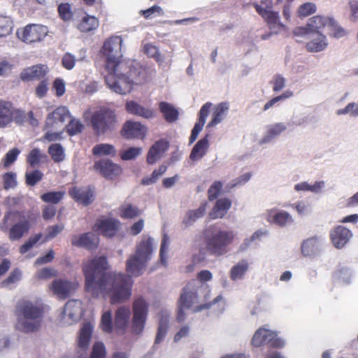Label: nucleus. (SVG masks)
<instances>
[{"label":"nucleus","mask_w":358,"mask_h":358,"mask_svg":"<svg viewBox=\"0 0 358 358\" xmlns=\"http://www.w3.org/2000/svg\"><path fill=\"white\" fill-rule=\"evenodd\" d=\"M152 252V238L143 236L136 245L135 254L126 262L127 275L106 272L108 264L106 257H94L90 260L83 266L85 291L94 298L101 295L104 298L109 297L111 304L123 303L129 299L133 286L131 277H138L143 273L147 262L151 259Z\"/></svg>","instance_id":"1"},{"label":"nucleus","mask_w":358,"mask_h":358,"mask_svg":"<svg viewBox=\"0 0 358 358\" xmlns=\"http://www.w3.org/2000/svg\"><path fill=\"white\" fill-rule=\"evenodd\" d=\"M122 44V39L120 36H112L104 42L102 53L106 57V85L113 92L126 94L131 92L134 83L138 81L139 72L136 68L131 67L127 62L120 60Z\"/></svg>","instance_id":"2"},{"label":"nucleus","mask_w":358,"mask_h":358,"mask_svg":"<svg viewBox=\"0 0 358 358\" xmlns=\"http://www.w3.org/2000/svg\"><path fill=\"white\" fill-rule=\"evenodd\" d=\"M203 237L206 251L211 255L220 257L229 252L236 234L231 230H222L211 225L203 231Z\"/></svg>","instance_id":"3"},{"label":"nucleus","mask_w":358,"mask_h":358,"mask_svg":"<svg viewBox=\"0 0 358 358\" xmlns=\"http://www.w3.org/2000/svg\"><path fill=\"white\" fill-rule=\"evenodd\" d=\"M43 314V308L24 299L20 300L15 306L18 328L27 333L33 332L38 329Z\"/></svg>","instance_id":"4"},{"label":"nucleus","mask_w":358,"mask_h":358,"mask_svg":"<svg viewBox=\"0 0 358 358\" xmlns=\"http://www.w3.org/2000/svg\"><path fill=\"white\" fill-rule=\"evenodd\" d=\"M31 228L30 222L25 218L23 212L8 210L0 222V230L8 233L10 241H17L27 234Z\"/></svg>","instance_id":"5"},{"label":"nucleus","mask_w":358,"mask_h":358,"mask_svg":"<svg viewBox=\"0 0 358 358\" xmlns=\"http://www.w3.org/2000/svg\"><path fill=\"white\" fill-rule=\"evenodd\" d=\"M90 122L94 134L99 136L114 129L116 115L108 108H101L93 113Z\"/></svg>","instance_id":"6"},{"label":"nucleus","mask_w":358,"mask_h":358,"mask_svg":"<svg viewBox=\"0 0 358 358\" xmlns=\"http://www.w3.org/2000/svg\"><path fill=\"white\" fill-rule=\"evenodd\" d=\"M25 117L24 112L15 108L12 102L0 100V128L7 127L13 121L22 124Z\"/></svg>","instance_id":"7"},{"label":"nucleus","mask_w":358,"mask_h":358,"mask_svg":"<svg viewBox=\"0 0 358 358\" xmlns=\"http://www.w3.org/2000/svg\"><path fill=\"white\" fill-rule=\"evenodd\" d=\"M198 302L197 292L191 288V283H188L183 289L178 301L177 321L182 322L185 318V310L190 308Z\"/></svg>","instance_id":"8"},{"label":"nucleus","mask_w":358,"mask_h":358,"mask_svg":"<svg viewBox=\"0 0 358 358\" xmlns=\"http://www.w3.org/2000/svg\"><path fill=\"white\" fill-rule=\"evenodd\" d=\"M148 310V303L143 298H139L134 301L132 319V332L134 334H139L143 331Z\"/></svg>","instance_id":"9"},{"label":"nucleus","mask_w":358,"mask_h":358,"mask_svg":"<svg viewBox=\"0 0 358 358\" xmlns=\"http://www.w3.org/2000/svg\"><path fill=\"white\" fill-rule=\"evenodd\" d=\"M48 33L47 27L36 24H29L17 31L18 37L27 43L41 41Z\"/></svg>","instance_id":"10"},{"label":"nucleus","mask_w":358,"mask_h":358,"mask_svg":"<svg viewBox=\"0 0 358 358\" xmlns=\"http://www.w3.org/2000/svg\"><path fill=\"white\" fill-rule=\"evenodd\" d=\"M262 4H266V8H262L258 3H254L256 11L266 20L268 27L271 30L276 29L275 33L279 31L285 30V25L280 22L278 13L271 11L270 9L272 7V2L270 0L262 1Z\"/></svg>","instance_id":"11"},{"label":"nucleus","mask_w":358,"mask_h":358,"mask_svg":"<svg viewBox=\"0 0 358 358\" xmlns=\"http://www.w3.org/2000/svg\"><path fill=\"white\" fill-rule=\"evenodd\" d=\"M78 284L62 278L55 279L49 285V289L59 299H65L78 288Z\"/></svg>","instance_id":"12"},{"label":"nucleus","mask_w":358,"mask_h":358,"mask_svg":"<svg viewBox=\"0 0 358 358\" xmlns=\"http://www.w3.org/2000/svg\"><path fill=\"white\" fill-rule=\"evenodd\" d=\"M69 194L76 203L88 206L94 200V187L91 185L75 186L69 189Z\"/></svg>","instance_id":"13"},{"label":"nucleus","mask_w":358,"mask_h":358,"mask_svg":"<svg viewBox=\"0 0 358 358\" xmlns=\"http://www.w3.org/2000/svg\"><path fill=\"white\" fill-rule=\"evenodd\" d=\"M120 226L119 220L115 218H99L93 226V230L108 238L115 236Z\"/></svg>","instance_id":"14"},{"label":"nucleus","mask_w":358,"mask_h":358,"mask_svg":"<svg viewBox=\"0 0 358 358\" xmlns=\"http://www.w3.org/2000/svg\"><path fill=\"white\" fill-rule=\"evenodd\" d=\"M331 17L322 15H315L308 20L306 27H297L294 30L296 36L305 35L309 32L321 34L320 30L328 26Z\"/></svg>","instance_id":"15"},{"label":"nucleus","mask_w":358,"mask_h":358,"mask_svg":"<svg viewBox=\"0 0 358 358\" xmlns=\"http://www.w3.org/2000/svg\"><path fill=\"white\" fill-rule=\"evenodd\" d=\"M70 117V112L66 106H59L48 114L43 129H58Z\"/></svg>","instance_id":"16"},{"label":"nucleus","mask_w":358,"mask_h":358,"mask_svg":"<svg viewBox=\"0 0 358 358\" xmlns=\"http://www.w3.org/2000/svg\"><path fill=\"white\" fill-rule=\"evenodd\" d=\"M48 71V68L44 64H36L24 69L20 78L23 82L39 80L43 78Z\"/></svg>","instance_id":"17"},{"label":"nucleus","mask_w":358,"mask_h":358,"mask_svg":"<svg viewBox=\"0 0 358 358\" xmlns=\"http://www.w3.org/2000/svg\"><path fill=\"white\" fill-rule=\"evenodd\" d=\"M94 168L96 171H99L103 177L108 179H113L122 172L120 166L108 159H103L95 162Z\"/></svg>","instance_id":"18"},{"label":"nucleus","mask_w":358,"mask_h":358,"mask_svg":"<svg viewBox=\"0 0 358 358\" xmlns=\"http://www.w3.org/2000/svg\"><path fill=\"white\" fill-rule=\"evenodd\" d=\"M352 234L346 227L339 225L335 227L330 233L331 241L335 248H342L351 238Z\"/></svg>","instance_id":"19"},{"label":"nucleus","mask_w":358,"mask_h":358,"mask_svg":"<svg viewBox=\"0 0 358 358\" xmlns=\"http://www.w3.org/2000/svg\"><path fill=\"white\" fill-rule=\"evenodd\" d=\"M212 106V103L206 102L201 108L198 115V121L196 122L191 132V135L189 140V144L193 143L196 141L199 134L202 130L206 123V118L208 116V114L211 110Z\"/></svg>","instance_id":"20"},{"label":"nucleus","mask_w":358,"mask_h":358,"mask_svg":"<svg viewBox=\"0 0 358 358\" xmlns=\"http://www.w3.org/2000/svg\"><path fill=\"white\" fill-rule=\"evenodd\" d=\"M146 129L144 126L137 122L127 121L121 131V134L126 138H143Z\"/></svg>","instance_id":"21"},{"label":"nucleus","mask_w":358,"mask_h":358,"mask_svg":"<svg viewBox=\"0 0 358 358\" xmlns=\"http://www.w3.org/2000/svg\"><path fill=\"white\" fill-rule=\"evenodd\" d=\"M130 315V309L127 307L122 306L116 310L115 315V330L117 334L122 335L125 333Z\"/></svg>","instance_id":"22"},{"label":"nucleus","mask_w":358,"mask_h":358,"mask_svg":"<svg viewBox=\"0 0 358 358\" xmlns=\"http://www.w3.org/2000/svg\"><path fill=\"white\" fill-rule=\"evenodd\" d=\"M71 243L77 247H83L88 250H92L97 248L99 238L92 233H84L80 236H74L71 239Z\"/></svg>","instance_id":"23"},{"label":"nucleus","mask_w":358,"mask_h":358,"mask_svg":"<svg viewBox=\"0 0 358 358\" xmlns=\"http://www.w3.org/2000/svg\"><path fill=\"white\" fill-rule=\"evenodd\" d=\"M169 143L164 140L156 141L150 148L147 155V162L149 164H155L162 155L168 150Z\"/></svg>","instance_id":"24"},{"label":"nucleus","mask_w":358,"mask_h":358,"mask_svg":"<svg viewBox=\"0 0 358 358\" xmlns=\"http://www.w3.org/2000/svg\"><path fill=\"white\" fill-rule=\"evenodd\" d=\"M231 206V201L227 198H221L217 200L214 207L209 213L210 219L222 218Z\"/></svg>","instance_id":"25"},{"label":"nucleus","mask_w":358,"mask_h":358,"mask_svg":"<svg viewBox=\"0 0 358 358\" xmlns=\"http://www.w3.org/2000/svg\"><path fill=\"white\" fill-rule=\"evenodd\" d=\"M126 110L132 115L150 119L154 117V112L152 109L145 108L134 101H129L126 103Z\"/></svg>","instance_id":"26"},{"label":"nucleus","mask_w":358,"mask_h":358,"mask_svg":"<svg viewBox=\"0 0 358 358\" xmlns=\"http://www.w3.org/2000/svg\"><path fill=\"white\" fill-rule=\"evenodd\" d=\"M228 110L229 105L227 102H222L215 106L213 109L212 119L208 122L207 127H213L220 123L227 116Z\"/></svg>","instance_id":"27"},{"label":"nucleus","mask_w":358,"mask_h":358,"mask_svg":"<svg viewBox=\"0 0 358 358\" xmlns=\"http://www.w3.org/2000/svg\"><path fill=\"white\" fill-rule=\"evenodd\" d=\"M209 134H206L194 145L189 155L192 160H199L206 154L209 147Z\"/></svg>","instance_id":"28"},{"label":"nucleus","mask_w":358,"mask_h":358,"mask_svg":"<svg viewBox=\"0 0 358 358\" xmlns=\"http://www.w3.org/2000/svg\"><path fill=\"white\" fill-rule=\"evenodd\" d=\"M272 335H273V331L260 327L254 334L251 340V344L256 348L268 344L269 339H272V337L271 338Z\"/></svg>","instance_id":"29"},{"label":"nucleus","mask_w":358,"mask_h":358,"mask_svg":"<svg viewBox=\"0 0 358 358\" xmlns=\"http://www.w3.org/2000/svg\"><path fill=\"white\" fill-rule=\"evenodd\" d=\"M268 221L280 227H284L292 222L293 220L292 216L286 211L271 210L268 213Z\"/></svg>","instance_id":"30"},{"label":"nucleus","mask_w":358,"mask_h":358,"mask_svg":"<svg viewBox=\"0 0 358 358\" xmlns=\"http://www.w3.org/2000/svg\"><path fill=\"white\" fill-rule=\"evenodd\" d=\"M81 301L78 300H69L64 307L63 315L74 320L80 316L81 313Z\"/></svg>","instance_id":"31"},{"label":"nucleus","mask_w":358,"mask_h":358,"mask_svg":"<svg viewBox=\"0 0 358 358\" xmlns=\"http://www.w3.org/2000/svg\"><path fill=\"white\" fill-rule=\"evenodd\" d=\"M319 238L313 236L305 240L301 244V252L304 256L311 257L315 255L319 250Z\"/></svg>","instance_id":"32"},{"label":"nucleus","mask_w":358,"mask_h":358,"mask_svg":"<svg viewBox=\"0 0 358 358\" xmlns=\"http://www.w3.org/2000/svg\"><path fill=\"white\" fill-rule=\"evenodd\" d=\"M159 108L166 122H173L178 120V111L172 104L162 101L159 104Z\"/></svg>","instance_id":"33"},{"label":"nucleus","mask_w":358,"mask_h":358,"mask_svg":"<svg viewBox=\"0 0 358 358\" xmlns=\"http://www.w3.org/2000/svg\"><path fill=\"white\" fill-rule=\"evenodd\" d=\"M317 36L306 43V49L310 52H317L324 50L328 45L326 36L317 34Z\"/></svg>","instance_id":"34"},{"label":"nucleus","mask_w":358,"mask_h":358,"mask_svg":"<svg viewBox=\"0 0 358 358\" xmlns=\"http://www.w3.org/2000/svg\"><path fill=\"white\" fill-rule=\"evenodd\" d=\"M92 326L90 324V323H85L80 331L78 338L79 348L83 350H86L88 348L92 337Z\"/></svg>","instance_id":"35"},{"label":"nucleus","mask_w":358,"mask_h":358,"mask_svg":"<svg viewBox=\"0 0 358 358\" xmlns=\"http://www.w3.org/2000/svg\"><path fill=\"white\" fill-rule=\"evenodd\" d=\"M99 20L94 16L87 15L78 24V29L82 32H90L98 28Z\"/></svg>","instance_id":"36"},{"label":"nucleus","mask_w":358,"mask_h":358,"mask_svg":"<svg viewBox=\"0 0 358 358\" xmlns=\"http://www.w3.org/2000/svg\"><path fill=\"white\" fill-rule=\"evenodd\" d=\"M207 207V203H202L197 209L194 210H189L186 214V217L184 219V223L186 225L192 224L197 219L203 217L205 215Z\"/></svg>","instance_id":"37"},{"label":"nucleus","mask_w":358,"mask_h":358,"mask_svg":"<svg viewBox=\"0 0 358 358\" xmlns=\"http://www.w3.org/2000/svg\"><path fill=\"white\" fill-rule=\"evenodd\" d=\"M248 262L245 259H242L236 265H234L230 271V278L233 280H236L243 278L247 270L248 269Z\"/></svg>","instance_id":"38"},{"label":"nucleus","mask_w":358,"mask_h":358,"mask_svg":"<svg viewBox=\"0 0 358 358\" xmlns=\"http://www.w3.org/2000/svg\"><path fill=\"white\" fill-rule=\"evenodd\" d=\"M13 27L14 23L10 17L0 14V38L10 35Z\"/></svg>","instance_id":"39"},{"label":"nucleus","mask_w":358,"mask_h":358,"mask_svg":"<svg viewBox=\"0 0 358 358\" xmlns=\"http://www.w3.org/2000/svg\"><path fill=\"white\" fill-rule=\"evenodd\" d=\"M47 155L41 152V150L35 148H33L27 156V162L30 167L35 168L38 165L43 159H46Z\"/></svg>","instance_id":"40"},{"label":"nucleus","mask_w":358,"mask_h":358,"mask_svg":"<svg viewBox=\"0 0 358 358\" xmlns=\"http://www.w3.org/2000/svg\"><path fill=\"white\" fill-rule=\"evenodd\" d=\"M139 214V209L131 203H124L119 208V215L122 219H132Z\"/></svg>","instance_id":"41"},{"label":"nucleus","mask_w":358,"mask_h":358,"mask_svg":"<svg viewBox=\"0 0 358 358\" xmlns=\"http://www.w3.org/2000/svg\"><path fill=\"white\" fill-rule=\"evenodd\" d=\"M48 154L55 163H59L64 160V149L59 143H53L50 145L48 150Z\"/></svg>","instance_id":"42"},{"label":"nucleus","mask_w":358,"mask_h":358,"mask_svg":"<svg viewBox=\"0 0 358 358\" xmlns=\"http://www.w3.org/2000/svg\"><path fill=\"white\" fill-rule=\"evenodd\" d=\"M92 154L95 156L111 155L113 157L116 155V150L113 145L101 143L93 148Z\"/></svg>","instance_id":"43"},{"label":"nucleus","mask_w":358,"mask_h":358,"mask_svg":"<svg viewBox=\"0 0 358 358\" xmlns=\"http://www.w3.org/2000/svg\"><path fill=\"white\" fill-rule=\"evenodd\" d=\"M167 166L166 165H160L158 169H155L150 176L145 177L141 180L143 185H150L155 183L158 179L166 173Z\"/></svg>","instance_id":"44"},{"label":"nucleus","mask_w":358,"mask_h":358,"mask_svg":"<svg viewBox=\"0 0 358 358\" xmlns=\"http://www.w3.org/2000/svg\"><path fill=\"white\" fill-rule=\"evenodd\" d=\"M64 191L48 192L43 194L41 199L45 203L57 204L64 199Z\"/></svg>","instance_id":"45"},{"label":"nucleus","mask_w":358,"mask_h":358,"mask_svg":"<svg viewBox=\"0 0 358 358\" xmlns=\"http://www.w3.org/2000/svg\"><path fill=\"white\" fill-rule=\"evenodd\" d=\"M323 181H317L314 185H309L307 182H302L295 185L294 189L296 191H310L312 192H318L324 187Z\"/></svg>","instance_id":"46"},{"label":"nucleus","mask_w":358,"mask_h":358,"mask_svg":"<svg viewBox=\"0 0 358 358\" xmlns=\"http://www.w3.org/2000/svg\"><path fill=\"white\" fill-rule=\"evenodd\" d=\"M328 27L329 29V34L331 37L340 38L347 34V31L332 17L330 19Z\"/></svg>","instance_id":"47"},{"label":"nucleus","mask_w":358,"mask_h":358,"mask_svg":"<svg viewBox=\"0 0 358 358\" xmlns=\"http://www.w3.org/2000/svg\"><path fill=\"white\" fill-rule=\"evenodd\" d=\"M100 327L103 331L110 334L113 331L112 314L110 310L103 313L101 319Z\"/></svg>","instance_id":"48"},{"label":"nucleus","mask_w":358,"mask_h":358,"mask_svg":"<svg viewBox=\"0 0 358 358\" xmlns=\"http://www.w3.org/2000/svg\"><path fill=\"white\" fill-rule=\"evenodd\" d=\"M43 177V173L36 169L31 172H27L25 173V182L28 186H34L38 182H40Z\"/></svg>","instance_id":"49"},{"label":"nucleus","mask_w":358,"mask_h":358,"mask_svg":"<svg viewBox=\"0 0 358 358\" xmlns=\"http://www.w3.org/2000/svg\"><path fill=\"white\" fill-rule=\"evenodd\" d=\"M286 129V127L282 123H276L270 125L267 130V134L265 136L266 141H269L278 135Z\"/></svg>","instance_id":"50"},{"label":"nucleus","mask_w":358,"mask_h":358,"mask_svg":"<svg viewBox=\"0 0 358 358\" xmlns=\"http://www.w3.org/2000/svg\"><path fill=\"white\" fill-rule=\"evenodd\" d=\"M139 13L145 19H150L156 16L160 17L164 15L163 9L157 5H155L146 10H141Z\"/></svg>","instance_id":"51"},{"label":"nucleus","mask_w":358,"mask_h":358,"mask_svg":"<svg viewBox=\"0 0 358 358\" xmlns=\"http://www.w3.org/2000/svg\"><path fill=\"white\" fill-rule=\"evenodd\" d=\"M316 5L311 2H307L301 5L298 9V15L300 17H305L316 12Z\"/></svg>","instance_id":"52"},{"label":"nucleus","mask_w":358,"mask_h":358,"mask_svg":"<svg viewBox=\"0 0 358 358\" xmlns=\"http://www.w3.org/2000/svg\"><path fill=\"white\" fill-rule=\"evenodd\" d=\"M64 229L63 224L50 226L47 228V234L45 235L43 243L47 242L56 237Z\"/></svg>","instance_id":"53"},{"label":"nucleus","mask_w":358,"mask_h":358,"mask_svg":"<svg viewBox=\"0 0 358 358\" xmlns=\"http://www.w3.org/2000/svg\"><path fill=\"white\" fill-rule=\"evenodd\" d=\"M66 128L69 136H74L82 131L83 124L78 120L71 119Z\"/></svg>","instance_id":"54"},{"label":"nucleus","mask_w":358,"mask_h":358,"mask_svg":"<svg viewBox=\"0 0 358 358\" xmlns=\"http://www.w3.org/2000/svg\"><path fill=\"white\" fill-rule=\"evenodd\" d=\"M42 238V234L39 233L35 234L29 238V239L22 244L20 248L19 252L21 254H25L41 238Z\"/></svg>","instance_id":"55"},{"label":"nucleus","mask_w":358,"mask_h":358,"mask_svg":"<svg viewBox=\"0 0 358 358\" xmlns=\"http://www.w3.org/2000/svg\"><path fill=\"white\" fill-rule=\"evenodd\" d=\"M106 351L105 345L101 342H96L91 352L90 358H106Z\"/></svg>","instance_id":"56"},{"label":"nucleus","mask_w":358,"mask_h":358,"mask_svg":"<svg viewBox=\"0 0 358 358\" xmlns=\"http://www.w3.org/2000/svg\"><path fill=\"white\" fill-rule=\"evenodd\" d=\"M20 153V150L17 148H13L10 150L5 155V157L3 159V164L4 167H8L10 164L14 163L19 154Z\"/></svg>","instance_id":"57"},{"label":"nucleus","mask_w":358,"mask_h":358,"mask_svg":"<svg viewBox=\"0 0 358 358\" xmlns=\"http://www.w3.org/2000/svg\"><path fill=\"white\" fill-rule=\"evenodd\" d=\"M58 13L60 17L64 21L69 20L73 17L71 6L68 3H61L58 7Z\"/></svg>","instance_id":"58"},{"label":"nucleus","mask_w":358,"mask_h":358,"mask_svg":"<svg viewBox=\"0 0 358 358\" xmlns=\"http://www.w3.org/2000/svg\"><path fill=\"white\" fill-rule=\"evenodd\" d=\"M3 188L9 189L17 185L16 174L13 172H7L3 176Z\"/></svg>","instance_id":"59"},{"label":"nucleus","mask_w":358,"mask_h":358,"mask_svg":"<svg viewBox=\"0 0 358 358\" xmlns=\"http://www.w3.org/2000/svg\"><path fill=\"white\" fill-rule=\"evenodd\" d=\"M141 151L142 149L141 148L131 147L122 151L120 153V157L122 160L134 159L141 153Z\"/></svg>","instance_id":"60"},{"label":"nucleus","mask_w":358,"mask_h":358,"mask_svg":"<svg viewBox=\"0 0 358 358\" xmlns=\"http://www.w3.org/2000/svg\"><path fill=\"white\" fill-rule=\"evenodd\" d=\"M222 187V182L215 181L208 190V197L209 201L215 200L220 193Z\"/></svg>","instance_id":"61"},{"label":"nucleus","mask_w":358,"mask_h":358,"mask_svg":"<svg viewBox=\"0 0 358 358\" xmlns=\"http://www.w3.org/2000/svg\"><path fill=\"white\" fill-rule=\"evenodd\" d=\"M143 50L148 57L154 58L157 62L161 60V55L157 46L148 43L145 45Z\"/></svg>","instance_id":"62"},{"label":"nucleus","mask_w":358,"mask_h":358,"mask_svg":"<svg viewBox=\"0 0 358 358\" xmlns=\"http://www.w3.org/2000/svg\"><path fill=\"white\" fill-rule=\"evenodd\" d=\"M21 276L22 273L20 270L15 268L10 273L8 277L2 282V285L8 286L10 284L15 283L20 280Z\"/></svg>","instance_id":"63"},{"label":"nucleus","mask_w":358,"mask_h":358,"mask_svg":"<svg viewBox=\"0 0 358 358\" xmlns=\"http://www.w3.org/2000/svg\"><path fill=\"white\" fill-rule=\"evenodd\" d=\"M48 90V80L43 79L40 81L35 90V94L38 98L44 97Z\"/></svg>","instance_id":"64"}]
</instances>
